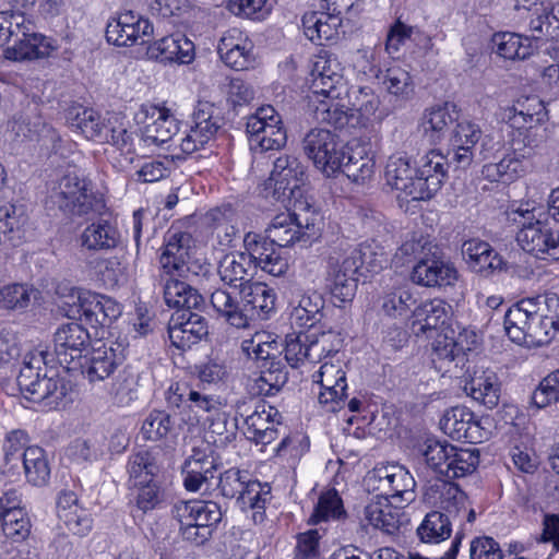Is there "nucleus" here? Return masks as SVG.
Masks as SVG:
<instances>
[{"instance_id": "obj_1", "label": "nucleus", "mask_w": 559, "mask_h": 559, "mask_svg": "<svg viewBox=\"0 0 559 559\" xmlns=\"http://www.w3.org/2000/svg\"><path fill=\"white\" fill-rule=\"evenodd\" d=\"M504 330L518 344H548L559 331V296L546 293L514 304L504 314Z\"/></svg>"}, {"instance_id": "obj_2", "label": "nucleus", "mask_w": 559, "mask_h": 559, "mask_svg": "<svg viewBox=\"0 0 559 559\" xmlns=\"http://www.w3.org/2000/svg\"><path fill=\"white\" fill-rule=\"evenodd\" d=\"M415 169L409 158L391 156L385 166L386 183L401 192L399 199L429 200L441 188L447 175L445 156L435 150L427 153Z\"/></svg>"}, {"instance_id": "obj_3", "label": "nucleus", "mask_w": 559, "mask_h": 559, "mask_svg": "<svg viewBox=\"0 0 559 559\" xmlns=\"http://www.w3.org/2000/svg\"><path fill=\"white\" fill-rule=\"evenodd\" d=\"M44 350L27 353L16 377L23 396L43 409H56L64 405L68 383L53 369L47 368Z\"/></svg>"}, {"instance_id": "obj_4", "label": "nucleus", "mask_w": 559, "mask_h": 559, "mask_svg": "<svg viewBox=\"0 0 559 559\" xmlns=\"http://www.w3.org/2000/svg\"><path fill=\"white\" fill-rule=\"evenodd\" d=\"M90 186V182L79 175L67 174L51 189L48 203L68 216L94 217L95 214L105 211L106 204L92 192Z\"/></svg>"}, {"instance_id": "obj_5", "label": "nucleus", "mask_w": 559, "mask_h": 559, "mask_svg": "<svg viewBox=\"0 0 559 559\" xmlns=\"http://www.w3.org/2000/svg\"><path fill=\"white\" fill-rule=\"evenodd\" d=\"M68 121L87 140L110 143L120 151L129 152L131 148L132 133L117 117L103 118L94 109L79 106L69 110Z\"/></svg>"}, {"instance_id": "obj_6", "label": "nucleus", "mask_w": 559, "mask_h": 559, "mask_svg": "<svg viewBox=\"0 0 559 559\" xmlns=\"http://www.w3.org/2000/svg\"><path fill=\"white\" fill-rule=\"evenodd\" d=\"M165 400L168 407L177 409L183 420L191 425L212 419L223 407L218 396L207 394L200 384L193 385L187 381L170 383L165 391Z\"/></svg>"}, {"instance_id": "obj_7", "label": "nucleus", "mask_w": 559, "mask_h": 559, "mask_svg": "<svg viewBox=\"0 0 559 559\" xmlns=\"http://www.w3.org/2000/svg\"><path fill=\"white\" fill-rule=\"evenodd\" d=\"M342 342L341 333L334 330L288 334L284 349L285 359L294 368L305 361L310 364L320 362L324 357L337 353Z\"/></svg>"}, {"instance_id": "obj_8", "label": "nucleus", "mask_w": 559, "mask_h": 559, "mask_svg": "<svg viewBox=\"0 0 559 559\" xmlns=\"http://www.w3.org/2000/svg\"><path fill=\"white\" fill-rule=\"evenodd\" d=\"M520 216L513 221L520 226L516 242L521 249L539 260H559V233L552 230L546 223L536 219L528 209L516 210Z\"/></svg>"}, {"instance_id": "obj_9", "label": "nucleus", "mask_w": 559, "mask_h": 559, "mask_svg": "<svg viewBox=\"0 0 559 559\" xmlns=\"http://www.w3.org/2000/svg\"><path fill=\"white\" fill-rule=\"evenodd\" d=\"M61 308L69 318H84L93 326H110L121 313V306L112 298L76 288H71Z\"/></svg>"}, {"instance_id": "obj_10", "label": "nucleus", "mask_w": 559, "mask_h": 559, "mask_svg": "<svg viewBox=\"0 0 559 559\" xmlns=\"http://www.w3.org/2000/svg\"><path fill=\"white\" fill-rule=\"evenodd\" d=\"M441 511H431L417 527V536L423 543L438 544L451 536L452 523L456 522L464 508V495L457 487H449L441 501Z\"/></svg>"}, {"instance_id": "obj_11", "label": "nucleus", "mask_w": 559, "mask_h": 559, "mask_svg": "<svg viewBox=\"0 0 559 559\" xmlns=\"http://www.w3.org/2000/svg\"><path fill=\"white\" fill-rule=\"evenodd\" d=\"M304 151L328 177L337 173L342 166L344 147L338 136L330 130H310L304 139Z\"/></svg>"}, {"instance_id": "obj_12", "label": "nucleus", "mask_w": 559, "mask_h": 559, "mask_svg": "<svg viewBox=\"0 0 559 559\" xmlns=\"http://www.w3.org/2000/svg\"><path fill=\"white\" fill-rule=\"evenodd\" d=\"M154 27L151 21L140 13L126 10L108 20L106 39L118 47L144 45L151 40Z\"/></svg>"}, {"instance_id": "obj_13", "label": "nucleus", "mask_w": 559, "mask_h": 559, "mask_svg": "<svg viewBox=\"0 0 559 559\" xmlns=\"http://www.w3.org/2000/svg\"><path fill=\"white\" fill-rule=\"evenodd\" d=\"M316 221L317 215H309L307 212L304 215L295 212L281 213L274 216L263 237L278 248L290 247L314 236Z\"/></svg>"}, {"instance_id": "obj_14", "label": "nucleus", "mask_w": 559, "mask_h": 559, "mask_svg": "<svg viewBox=\"0 0 559 559\" xmlns=\"http://www.w3.org/2000/svg\"><path fill=\"white\" fill-rule=\"evenodd\" d=\"M280 123V116L272 106L258 108L253 115L248 117L246 123L250 147L270 151L284 146L287 136Z\"/></svg>"}, {"instance_id": "obj_15", "label": "nucleus", "mask_w": 559, "mask_h": 559, "mask_svg": "<svg viewBox=\"0 0 559 559\" xmlns=\"http://www.w3.org/2000/svg\"><path fill=\"white\" fill-rule=\"evenodd\" d=\"M194 249L195 241L190 233L170 227L164 237L159 257L163 275L182 276L189 271Z\"/></svg>"}, {"instance_id": "obj_16", "label": "nucleus", "mask_w": 559, "mask_h": 559, "mask_svg": "<svg viewBox=\"0 0 559 559\" xmlns=\"http://www.w3.org/2000/svg\"><path fill=\"white\" fill-rule=\"evenodd\" d=\"M506 118L512 128L526 129L521 141L524 145L522 152L530 151V156L534 148L546 141V129L539 126L547 118L546 108L542 100L537 98L528 99L526 110L509 108L506 111Z\"/></svg>"}, {"instance_id": "obj_17", "label": "nucleus", "mask_w": 559, "mask_h": 559, "mask_svg": "<svg viewBox=\"0 0 559 559\" xmlns=\"http://www.w3.org/2000/svg\"><path fill=\"white\" fill-rule=\"evenodd\" d=\"M372 477L378 480L377 489L381 491L380 495L392 502L408 506L416 499V481L404 466H382L373 471Z\"/></svg>"}, {"instance_id": "obj_18", "label": "nucleus", "mask_w": 559, "mask_h": 559, "mask_svg": "<svg viewBox=\"0 0 559 559\" xmlns=\"http://www.w3.org/2000/svg\"><path fill=\"white\" fill-rule=\"evenodd\" d=\"M488 419H477L473 412L464 406H455L444 413L440 420L443 432L454 440H463L471 444L488 439L489 431L484 426Z\"/></svg>"}, {"instance_id": "obj_19", "label": "nucleus", "mask_w": 559, "mask_h": 559, "mask_svg": "<svg viewBox=\"0 0 559 559\" xmlns=\"http://www.w3.org/2000/svg\"><path fill=\"white\" fill-rule=\"evenodd\" d=\"M198 310L176 311L168 323V337L180 350L191 348L209 333L206 319Z\"/></svg>"}, {"instance_id": "obj_20", "label": "nucleus", "mask_w": 559, "mask_h": 559, "mask_svg": "<svg viewBox=\"0 0 559 559\" xmlns=\"http://www.w3.org/2000/svg\"><path fill=\"white\" fill-rule=\"evenodd\" d=\"M404 507L392 502L388 497L378 495L365 507L364 518L382 533L390 536L397 535L409 523V518L403 510Z\"/></svg>"}, {"instance_id": "obj_21", "label": "nucleus", "mask_w": 559, "mask_h": 559, "mask_svg": "<svg viewBox=\"0 0 559 559\" xmlns=\"http://www.w3.org/2000/svg\"><path fill=\"white\" fill-rule=\"evenodd\" d=\"M243 246L252 258V263L270 275L282 276L288 271L287 257L262 235L247 233L243 237Z\"/></svg>"}, {"instance_id": "obj_22", "label": "nucleus", "mask_w": 559, "mask_h": 559, "mask_svg": "<svg viewBox=\"0 0 559 559\" xmlns=\"http://www.w3.org/2000/svg\"><path fill=\"white\" fill-rule=\"evenodd\" d=\"M215 108L209 102H199L193 115L189 132L181 139L180 148L192 154L202 148L217 132L219 124L214 117Z\"/></svg>"}, {"instance_id": "obj_23", "label": "nucleus", "mask_w": 559, "mask_h": 559, "mask_svg": "<svg viewBox=\"0 0 559 559\" xmlns=\"http://www.w3.org/2000/svg\"><path fill=\"white\" fill-rule=\"evenodd\" d=\"M312 379L321 386L319 402L325 405L329 412H336L345 402L347 389L346 374L342 366L323 362Z\"/></svg>"}, {"instance_id": "obj_24", "label": "nucleus", "mask_w": 559, "mask_h": 559, "mask_svg": "<svg viewBox=\"0 0 559 559\" xmlns=\"http://www.w3.org/2000/svg\"><path fill=\"white\" fill-rule=\"evenodd\" d=\"M313 93L322 96L340 97L346 93L343 68L332 55L319 56L311 70Z\"/></svg>"}, {"instance_id": "obj_25", "label": "nucleus", "mask_w": 559, "mask_h": 559, "mask_svg": "<svg viewBox=\"0 0 559 559\" xmlns=\"http://www.w3.org/2000/svg\"><path fill=\"white\" fill-rule=\"evenodd\" d=\"M238 295L242 300L245 313L248 314V325L251 321L269 319L275 310L276 294L265 283H241Z\"/></svg>"}, {"instance_id": "obj_26", "label": "nucleus", "mask_w": 559, "mask_h": 559, "mask_svg": "<svg viewBox=\"0 0 559 559\" xmlns=\"http://www.w3.org/2000/svg\"><path fill=\"white\" fill-rule=\"evenodd\" d=\"M457 280L454 264L436 257L419 260L412 271V281L424 287L454 286Z\"/></svg>"}, {"instance_id": "obj_27", "label": "nucleus", "mask_w": 559, "mask_h": 559, "mask_svg": "<svg viewBox=\"0 0 559 559\" xmlns=\"http://www.w3.org/2000/svg\"><path fill=\"white\" fill-rule=\"evenodd\" d=\"M57 49L55 40L35 31L31 22L25 35H20L15 41L4 50V57L13 61L33 60L48 57Z\"/></svg>"}, {"instance_id": "obj_28", "label": "nucleus", "mask_w": 559, "mask_h": 559, "mask_svg": "<svg viewBox=\"0 0 559 559\" xmlns=\"http://www.w3.org/2000/svg\"><path fill=\"white\" fill-rule=\"evenodd\" d=\"M280 412L265 403H258L254 411L245 418V435L255 443L270 444L278 437Z\"/></svg>"}, {"instance_id": "obj_29", "label": "nucleus", "mask_w": 559, "mask_h": 559, "mask_svg": "<svg viewBox=\"0 0 559 559\" xmlns=\"http://www.w3.org/2000/svg\"><path fill=\"white\" fill-rule=\"evenodd\" d=\"M55 353L60 365H69L81 357L83 349L90 343V334L78 322L62 324L55 333Z\"/></svg>"}, {"instance_id": "obj_30", "label": "nucleus", "mask_w": 559, "mask_h": 559, "mask_svg": "<svg viewBox=\"0 0 559 559\" xmlns=\"http://www.w3.org/2000/svg\"><path fill=\"white\" fill-rule=\"evenodd\" d=\"M99 218L88 224L79 237L81 247L87 251H109L117 248L121 241V234L116 222L106 218L104 211Z\"/></svg>"}, {"instance_id": "obj_31", "label": "nucleus", "mask_w": 559, "mask_h": 559, "mask_svg": "<svg viewBox=\"0 0 559 559\" xmlns=\"http://www.w3.org/2000/svg\"><path fill=\"white\" fill-rule=\"evenodd\" d=\"M414 321L412 325L413 333L420 334L439 333L444 329L452 316V307L444 300L433 298L416 306L413 311Z\"/></svg>"}, {"instance_id": "obj_32", "label": "nucleus", "mask_w": 559, "mask_h": 559, "mask_svg": "<svg viewBox=\"0 0 559 559\" xmlns=\"http://www.w3.org/2000/svg\"><path fill=\"white\" fill-rule=\"evenodd\" d=\"M359 271L343 253L341 257L329 258L328 282L331 294L340 301L350 300L357 288L356 274Z\"/></svg>"}, {"instance_id": "obj_33", "label": "nucleus", "mask_w": 559, "mask_h": 559, "mask_svg": "<svg viewBox=\"0 0 559 559\" xmlns=\"http://www.w3.org/2000/svg\"><path fill=\"white\" fill-rule=\"evenodd\" d=\"M520 141L513 140L512 152L506 154L498 163L483 166L481 175L491 182H512L525 173L524 159L530 157V151L519 146Z\"/></svg>"}, {"instance_id": "obj_34", "label": "nucleus", "mask_w": 559, "mask_h": 559, "mask_svg": "<svg viewBox=\"0 0 559 559\" xmlns=\"http://www.w3.org/2000/svg\"><path fill=\"white\" fill-rule=\"evenodd\" d=\"M124 359L123 349L120 345L103 343L94 347L86 361L83 374L91 382L104 381L107 379Z\"/></svg>"}, {"instance_id": "obj_35", "label": "nucleus", "mask_w": 559, "mask_h": 559, "mask_svg": "<svg viewBox=\"0 0 559 559\" xmlns=\"http://www.w3.org/2000/svg\"><path fill=\"white\" fill-rule=\"evenodd\" d=\"M159 285L168 307L182 310H200L204 306V298L199 292L174 275H160Z\"/></svg>"}, {"instance_id": "obj_36", "label": "nucleus", "mask_w": 559, "mask_h": 559, "mask_svg": "<svg viewBox=\"0 0 559 559\" xmlns=\"http://www.w3.org/2000/svg\"><path fill=\"white\" fill-rule=\"evenodd\" d=\"M462 254L468 267L488 276L495 271H501L506 262L488 242L471 239L463 243Z\"/></svg>"}, {"instance_id": "obj_37", "label": "nucleus", "mask_w": 559, "mask_h": 559, "mask_svg": "<svg viewBox=\"0 0 559 559\" xmlns=\"http://www.w3.org/2000/svg\"><path fill=\"white\" fill-rule=\"evenodd\" d=\"M464 391L487 408H493L500 399V382L497 373L490 369H475L466 380Z\"/></svg>"}, {"instance_id": "obj_38", "label": "nucleus", "mask_w": 559, "mask_h": 559, "mask_svg": "<svg viewBox=\"0 0 559 559\" xmlns=\"http://www.w3.org/2000/svg\"><path fill=\"white\" fill-rule=\"evenodd\" d=\"M304 177L301 163L294 156L283 155L274 160L270 180L274 182L275 191L290 198L304 182Z\"/></svg>"}, {"instance_id": "obj_39", "label": "nucleus", "mask_w": 559, "mask_h": 559, "mask_svg": "<svg viewBox=\"0 0 559 559\" xmlns=\"http://www.w3.org/2000/svg\"><path fill=\"white\" fill-rule=\"evenodd\" d=\"M57 515L64 527L74 535L84 536L92 528L90 514L79 507L73 491H63L57 501Z\"/></svg>"}, {"instance_id": "obj_40", "label": "nucleus", "mask_w": 559, "mask_h": 559, "mask_svg": "<svg viewBox=\"0 0 559 559\" xmlns=\"http://www.w3.org/2000/svg\"><path fill=\"white\" fill-rule=\"evenodd\" d=\"M238 289H215L210 296V302L219 318L231 326L243 329L248 326V314L245 313Z\"/></svg>"}, {"instance_id": "obj_41", "label": "nucleus", "mask_w": 559, "mask_h": 559, "mask_svg": "<svg viewBox=\"0 0 559 559\" xmlns=\"http://www.w3.org/2000/svg\"><path fill=\"white\" fill-rule=\"evenodd\" d=\"M151 57L160 61L190 63L194 57V45L181 34L165 36L148 48Z\"/></svg>"}, {"instance_id": "obj_42", "label": "nucleus", "mask_w": 559, "mask_h": 559, "mask_svg": "<svg viewBox=\"0 0 559 559\" xmlns=\"http://www.w3.org/2000/svg\"><path fill=\"white\" fill-rule=\"evenodd\" d=\"M456 105L447 102L426 110L423 118V129L430 143H438L449 132L450 126L457 120Z\"/></svg>"}, {"instance_id": "obj_43", "label": "nucleus", "mask_w": 559, "mask_h": 559, "mask_svg": "<svg viewBox=\"0 0 559 559\" xmlns=\"http://www.w3.org/2000/svg\"><path fill=\"white\" fill-rule=\"evenodd\" d=\"M341 23V17L333 12H310L302 16L305 35L318 45L336 39Z\"/></svg>"}, {"instance_id": "obj_44", "label": "nucleus", "mask_w": 559, "mask_h": 559, "mask_svg": "<svg viewBox=\"0 0 559 559\" xmlns=\"http://www.w3.org/2000/svg\"><path fill=\"white\" fill-rule=\"evenodd\" d=\"M373 156L367 154L360 145L347 146L343 152L340 170L352 181L365 183L374 174Z\"/></svg>"}, {"instance_id": "obj_45", "label": "nucleus", "mask_w": 559, "mask_h": 559, "mask_svg": "<svg viewBox=\"0 0 559 559\" xmlns=\"http://www.w3.org/2000/svg\"><path fill=\"white\" fill-rule=\"evenodd\" d=\"M251 264L252 258L248 252L228 253L219 261L217 272L225 284L237 289L241 283L251 282Z\"/></svg>"}, {"instance_id": "obj_46", "label": "nucleus", "mask_w": 559, "mask_h": 559, "mask_svg": "<svg viewBox=\"0 0 559 559\" xmlns=\"http://www.w3.org/2000/svg\"><path fill=\"white\" fill-rule=\"evenodd\" d=\"M417 305V297L407 284L388 289L381 299L382 311L392 318H407Z\"/></svg>"}, {"instance_id": "obj_47", "label": "nucleus", "mask_w": 559, "mask_h": 559, "mask_svg": "<svg viewBox=\"0 0 559 559\" xmlns=\"http://www.w3.org/2000/svg\"><path fill=\"white\" fill-rule=\"evenodd\" d=\"M152 116L156 118L143 128L142 140L146 145L159 146L177 133V121L167 108H154Z\"/></svg>"}, {"instance_id": "obj_48", "label": "nucleus", "mask_w": 559, "mask_h": 559, "mask_svg": "<svg viewBox=\"0 0 559 559\" xmlns=\"http://www.w3.org/2000/svg\"><path fill=\"white\" fill-rule=\"evenodd\" d=\"M464 361V354L452 336L437 333L432 343V362L442 372H451V366L459 367Z\"/></svg>"}, {"instance_id": "obj_49", "label": "nucleus", "mask_w": 559, "mask_h": 559, "mask_svg": "<svg viewBox=\"0 0 559 559\" xmlns=\"http://www.w3.org/2000/svg\"><path fill=\"white\" fill-rule=\"evenodd\" d=\"M323 307L324 299L320 294L313 292L302 295L298 305L292 310V324L299 328H312L316 323L321 321Z\"/></svg>"}, {"instance_id": "obj_50", "label": "nucleus", "mask_w": 559, "mask_h": 559, "mask_svg": "<svg viewBox=\"0 0 559 559\" xmlns=\"http://www.w3.org/2000/svg\"><path fill=\"white\" fill-rule=\"evenodd\" d=\"M495 51L502 58L509 60H524L533 52L528 37L515 33H498L492 37Z\"/></svg>"}, {"instance_id": "obj_51", "label": "nucleus", "mask_w": 559, "mask_h": 559, "mask_svg": "<svg viewBox=\"0 0 559 559\" xmlns=\"http://www.w3.org/2000/svg\"><path fill=\"white\" fill-rule=\"evenodd\" d=\"M26 480L33 486H44L50 478V467L45 451L39 447H26L22 453Z\"/></svg>"}, {"instance_id": "obj_52", "label": "nucleus", "mask_w": 559, "mask_h": 559, "mask_svg": "<svg viewBox=\"0 0 559 559\" xmlns=\"http://www.w3.org/2000/svg\"><path fill=\"white\" fill-rule=\"evenodd\" d=\"M350 262L357 266L358 271L377 273L386 262L382 249L376 243H360L357 247L348 248L344 251Z\"/></svg>"}, {"instance_id": "obj_53", "label": "nucleus", "mask_w": 559, "mask_h": 559, "mask_svg": "<svg viewBox=\"0 0 559 559\" xmlns=\"http://www.w3.org/2000/svg\"><path fill=\"white\" fill-rule=\"evenodd\" d=\"M445 464L444 478L452 479L466 476L475 471L479 463V451L476 448H456L452 445Z\"/></svg>"}, {"instance_id": "obj_54", "label": "nucleus", "mask_w": 559, "mask_h": 559, "mask_svg": "<svg viewBox=\"0 0 559 559\" xmlns=\"http://www.w3.org/2000/svg\"><path fill=\"white\" fill-rule=\"evenodd\" d=\"M127 468L131 487L153 481L159 472L155 456L148 451H141L131 455Z\"/></svg>"}, {"instance_id": "obj_55", "label": "nucleus", "mask_w": 559, "mask_h": 559, "mask_svg": "<svg viewBox=\"0 0 559 559\" xmlns=\"http://www.w3.org/2000/svg\"><path fill=\"white\" fill-rule=\"evenodd\" d=\"M260 376L255 379V386L259 394L274 395L287 382L288 374L281 361L271 360L262 362Z\"/></svg>"}, {"instance_id": "obj_56", "label": "nucleus", "mask_w": 559, "mask_h": 559, "mask_svg": "<svg viewBox=\"0 0 559 559\" xmlns=\"http://www.w3.org/2000/svg\"><path fill=\"white\" fill-rule=\"evenodd\" d=\"M218 461L209 444H201L192 449L191 455L182 465V473L204 475L213 480L218 468Z\"/></svg>"}, {"instance_id": "obj_57", "label": "nucleus", "mask_w": 559, "mask_h": 559, "mask_svg": "<svg viewBox=\"0 0 559 559\" xmlns=\"http://www.w3.org/2000/svg\"><path fill=\"white\" fill-rule=\"evenodd\" d=\"M314 108V118L319 122L331 124L335 128H343L349 121L348 109L341 102L340 97L323 96Z\"/></svg>"}, {"instance_id": "obj_58", "label": "nucleus", "mask_w": 559, "mask_h": 559, "mask_svg": "<svg viewBox=\"0 0 559 559\" xmlns=\"http://www.w3.org/2000/svg\"><path fill=\"white\" fill-rule=\"evenodd\" d=\"M379 79L383 87L395 97L406 99L414 93L409 72L399 66L388 68Z\"/></svg>"}, {"instance_id": "obj_59", "label": "nucleus", "mask_w": 559, "mask_h": 559, "mask_svg": "<svg viewBox=\"0 0 559 559\" xmlns=\"http://www.w3.org/2000/svg\"><path fill=\"white\" fill-rule=\"evenodd\" d=\"M140 380V373L132 367L119 372L112 384V394L118 404L129 405L138 399Z\"/></svg>"}, {"instance_id": "obj_60", "label": "nucleus", "mask_w": 559, "mask_h": 559, "mask_svg": "<svg viewBox=\"0 0 559 559\" xmlns=\"http://www.w3.org/2000/svg\"><path fill=\"white\" fill-rule=\"evenodd\" d=\"M32 21L21 11L0 12V46H10L20 35H25Z\"/></svg>"}, {"instance_id": "obj_61", "label": "nucleus", "mask_w": 559, "mask_h": 559, "mask_svg": "<svg viewBox=\"0 0 559 559\" xmlns=\"http://www.w3.org/2000/svg\"><path fill=\"white\" fill-rule=\"evenodd\" d=\"M2 521L3 534L13 542L26 539L31 533V520L24 509L4 512Z\"/></svg>"}, {"instance_id": "obj_62", "label": "nucleus", "mask_w": 559, "mask_h": 559, "mask_svg": "<svg viewBox=\"0 0 559 559\" xmlns=\"http://www.w3.org/2000/svg\"><path fill=\"white\" fill-rule=\"evenodd\" d=\"M171 416L165 411H151L141 427V433L145 440L159 441L168 436L173 429Z\"/></svg>"}, {"instance_id": "obj_63", "label": "nucleus", "mask_w": 559, "mask_h": 559, "mask_svg": "<svg viewBox=\"0 0 559 559\" xmlns=\"http://www.w3.org/2000/svg\"><path fill=\"white\" fill-rule=\"evenodd\" d=\"M271 499V487L259 480L249 479L241 493L237 497V503L242 510L265 508Z\"/></svg>"}, {"instance_id": "obj_64", "label": "nucleus", "mask_w": 559, "mask_h": 559, "mask_svg": "<svg viewBox=\"0 0 559 559\" xmlns=\"http://www.w3.org/2000/svg\"><path fill=\"white\" fill-rule=\"evenodd\" d=\"M343 513L342 499L335 490H329L320 496L310 522L318 524L322 521L336 520Z\"/></svg>"}]
</instances>
